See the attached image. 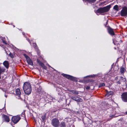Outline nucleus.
Wrapping results in <instances>:
<instances>
[{"instance_id": "obj_8", "label": "nucleus", "mask_w": 127, "mask_h": 127, "mask_svg": "<svg viewBox=\"0 0 127 127\" xmlns=\"http://www.w3.org/2000/svg\"><path fill=\"white\" fill-rule=\"evenodd\" d=\"M71 98L77 102H81L82 101L81 98L76 95L72 96L71 97Z\"/></svg>"}, {"instance_id": "obj_32", "label": "nucleus", "mask_w": 127, "mask_h": 127, "mask_svg": "<svg viewBox=\"0 0 127 127\" xmlns=\"http://www.w3.org/2000/svg\"><path fill=\"white\" fill-rule=\"evenodd\" d=\"M107 23H107V22H106V25H107Z\"/></svg>"}, {"instance_id": "obj_13", "label": "nucleus", "mask_w": 127, "mask_h": 127, "mask_svg": "<svg viewBox=\"0 0 127 127\" xmlns=\"http://www.w3.org/2000/svg\"><path fill=\"white\" fill-rule=\"evenodd\" d=\"M107 30L108 33L111 35H114L115 34L113 29L110 27H108L107 28Z\"/></svg>"}, {"instance_id": "obj_21", "label": "nucleus", "mask_w": 127, "mask_h": 127, "mask_svg": "<svg viewBox=\"0 0 127 127\" xmlns=\"http://www.w3.org/2000/svg\"><path fill=\"white\" fill-rule=\"evenodd\" d=\"M71 92L75 95H78V92L77 91L72 90Z\"/></svg>"}, {"instance_id": "obj_4", "label": "nucleus", "mask_w": 127, "mask_h": 127, "mask_svg": "<svg viewBox=\"0 0 127 127\" xmlns=\"http://www.w3.org/2000/svg\"><path fill=\"white\" fill-rule=\"evenodd\" d=\"M62 75L66 78L70 80H71L75 81L76 80V78L69 75L66 74L64 73L62 74Z\"/></svg>"}, {"instance_id": "obj_24", "label": "nucleus", "mask_w": 127, "mask_h": 127, "mask_svg": "<svg viewBox=\"0 0 127 127\" xmlns=\"http://www.w3.org/2000/svg\"><path fill=\"white\" fill-rule=\"evenodd\" d=\"M25 116V113L24 112H22L21 114V116L23 117H24Z\"/></svg>"}, {"instance_id": "obj_33", "label": "nucleus", "mask_w": 127, "mask_h": 127, "mask_svg": "<svg viewBox=\"0 0 127 127\" xmlns=\"http://www.w3.org/2000/svg\"><path fill=\"white\" fill-rule=\"evenodd\" d=\"M114 49H116V48H114Z\"/></svg>"}, {"instance_id": "obj_31", "label": "nucleus", "mask_w": 127, "mask_h": 127, "mask_svg": "<svg viewBox=\"0 0 127 127\" xmlns=\"http://www.w3.org/2000/svg\"><path fill=\"white\" fill-rule=\"evenodd\" d=\"M125 114H126V115H127V111H126L125 113Z\"/></svg>"}, {"instance_id": "obj_5", "label": "nucleus", "mask_w": 127, "mask_h": 127, "mask_svg": "<svg viewBox=\"0 0 127 127\" xmlns=\"http://www.w3.org/2000/svg\"><path fill=\"white\" fill-rule=\"evenodd\" d=\"M122 16H125L127 15V8L126 7H123L120 12Z\"/></svg>"}, {"instance_id": "obj_25", "label": "nucleus", "mask_w": 127, "mask_h": 127, "mask_svg": "<svg viewBox=\"0 0 127 127\" xmlns=\"http://www.w3.org/2000/svg\"><path fill=\"white\" fill-rule=\"evenodd\" d=\"M33 45L35 46L34 48H35V49H36L37 48V45L36 43H34L33 44Z\"/></svg>"}, {"instance_id": "obj_22", "label": "nucleus", "mask_w": 127, "mask_h": 127, "mask_svg": "<svg viewBox=\"0 0 127 127\" xmlns=\"http://www.w3.org/2000/svg\"><path fill=\"white\" fill-rule=\"evenodd\" d=\"M105 86V84L104 83H100L99 86V87L100 88L103 86Z\"/></svg>"}, {"instance_id": "obj_14", "label": "nucleus", "mask_w": 127, "mask_h": 127, "mask_svg": "<svg viewBox=\"0 0 127 127\" xmlns=\"http://www.w3.org/2000/svg\"><path fill=\"white\" fill-rule=\"evenodd\" d=\"M106 94H105V96H107V97L108 96L112 95L113 94V92L112 91H110L109 92H108V91H106Z\"/></svg>"}, {"instance_id": "obj_26", "label": "nucleus", "mask_w": 127, "mask_h": 127, "mask_svg": "<svg viewBox=\"0 0 127 127\" xmlns=\"http://www.w3.org/2000/svg\"><path fill=\"white\" fill-rule=\"evenodd\" d=\"M90 88V86H87L86 87V89L87 90H89Z\"/></svg>"}, {"instance_id": "obj_12", "label": "nucleus", "mask_w": 127, "mask_h": 127, "mask_svg": "<svg viewBox=\"0 0 127 127\" xmlns=\"http://www.w3.org/2000/svg\"><path fill=\"white\" fill-rule=\"evenodd\" d=\"M37 62L44 69H46L47 68L44 64L40 60L38 59H37Z\"/></svg>"}, {"instance_id": "obj_27", "label": "nucleus", "mask_w": 127, "mask_h": 127, "mask_svg": "<svg viewBox=\"0 0 127 127\" xmlns=\"http://www.w3.org/2000/svg\"><path fill=\"white\" fill-rule=\"evenodd\" d=\"M2 42L4 44H6V41L3 39L2 40Z\"/></svg>"}, {"instance_id": "obj_7", "label": "nucleus", "mask_w": 127, "mask_h": 127, "mask_svg": "<svg viewBox=\"0 0 127 127\" xmlns=\"http://www.w3.org/2000/svg\"><path fill=\"white\" fill-rule=\"evenodd\" d=\"M122 100L125 102H127V92H124L121 95Z\"/></svg>"}, {"instance_id": "obj_18", "label": "nucleus", "mask_w": 127, "mask_h": 127, "mask_svg": "<svg viewBox=\"0 0 127 127\" xmlns=\"http://www.w3.org/2000/svg\"><path fill=\"white\" fill-rule=\"evenodd\" d=\"M60 127H66L65 124L64 122H62L60 124Z\"/></svg>"}, {"instance_id": "obj_29", "label": "nucleus", "mask_w": 127, "mask_h": 127, "mask_svg": "<svg viewBox=\"0 0 127 127\" xmlns=\"http://www.w3.org/2000/svg\"><path fill=\"white\" fill-rule=\"evenodd\" d=\"M0 89H1V90L3 91H4L5 90H4V89L0 87Z\"/></svg>"}, {"instance_id": "obj_16", "label": "nucleus", "mask_w": 127, "mask_h": 127, "mask_svg": "<svg viewBox=\"0 0 127 127\" xmlns=\"http://www.w3.org/2000/svg\"><path fill=\"white\" fill-rule=\"evenodd\" d=\"M3 64L6 68H8L9 64L7 61H4L3 63Z\"/></svg>"}, {"instance_id": "obj_34", "label": "nucleus", "mask_w": 127, "mask_h": 127, "mask_svg": "<svg viewBox=\"0 0 127 127\" xmlns=\"http://www.w3.org/2000/svg\"><path fill=\"white\" fill-rule=\"evenodd\" d=\"M5 96L6 97H7V96Z\"/></svg>"}, {"instance_id": "obj_1", "label": "nucleus", "mask_w": 127, "mask_h": 127, "mask_svg": "<svg viewBox=\"0 0 127 127\" xmlns=\"http://www.w3.org/2000/svg\"><path fill=\"white\" fill-rule=\"evenodd\" d=\"M23 90L25 93L27 95L31 94L32 92V89L31 85L28 82H25L24 84Z\"/></svg>"}, {"instance_id": "obj_9", "label": "nucleus", "mask_w": 127, "mask_h": 127, "mask_svg": "<svg viewBox=\"0 0 127 127\" xmlns=\"http://www.w3.org/2000/svg\"><path fill=\"white\" fill-rule=\"evenodd\" d=\"M24 56L25 57L28 63L29 64L33 65V63L30 58L27 55L25 54H24Z\"/></svg>"}, {"instance_id": "obj_19", "label": "nucleus", "mask_w": 127, "mask_h": 127, "mask_svg": "<svg viewBox=\"0 0 127 127\" xmlns=\"http://www.w3.org/2000/svg\"><path fill=\"white\" fill-rule=\"evenodd\" d=\"M46 118V115L45 114H44L43 115H42L41 117L42 119V121L43 122H45V120Z\"/></svg>"}, {"instance_id": "obj_35", "label": "nucleus", "mask_w": 127, "mask_h": 127, "mask_svg": "<svg viewBox=\"0 0 127 127\" xmlns=\"http://www.w3.org/2000/svg\"><path fill=\"white\" fill-rule=\"evenodd\" d=\"M5 96L6 97H7V96Z\"/></svg>"}, {"instance_id": "obj_23", "label": "nucleus", "mask_w": 127, "mask_h": 127, "mask_svg": "<svg viewBox=\"0 0 127 127\" xmlns=\"http://www.w3.org/2000/svg\"><path fill=\"white\" fill-rule=\"evenodd\" d=\"M1 83L2 84H4V83L5 82V81L4 80H1Z\"/></svg>"}, {"instance_id": "obj_11", "label": "nucleus", "mask_w": 127, "mask_h": 127, "mask_svg": "<svg viewBox=\"0 0 127 127\" xmlns=\"http://www.w3.org/2000/svg\"><path fill=\"white\" fill-rule=\"evenodd\" d=\"M37 62L44 69H46L47 68L44 64L40 60L38 59H37Z\"/></svg>"}, {"instance_id": "obj_3", "label": "nucleus", "mask_w": 127, "mask_h": 127, "mask_svg": "<svg viewBox=\"0 0 127 127\" xmlns=\"http://www.w3.org/2000/svg\"><path fill=\"white\" fill-rule=\"evenodd\" d=\"M51 124L54 127H58L60 124V122L57 118H55L52 119Z\"/></svg>"}, {"instance_id": "obj_20", "label": "nucleus", "mask_w": 127, "mask_h": 127, "mask_svg": "<svg viewBox=\"0 0 127 127\" xmlns=\"http://www.w3.org/2000/svg\"><path fill=\"white\" fill-rule=\"evenodd\" d=\"M113 9L116 11H118L119 9L118 5H116L114 6L113 7Z\"/></svg>"}, {"instance_id": "obj_30", "label": "nucleus", "mask_w": 127, "mask_h": 127, "mask_svg": "<svg viewBox=\"0 0 127 127\" xmlns=\"http://www.w3.org/2000/svg\"><path fill=\"white\" fill-rule=\"evenodd\" d=\"M116 116H115L114 115L112 116H110V117H116Z\"/></svg>"}, {"instance_id": "obj_17", "label": "nucleus", "mask_w": 127, "mask_h": 127, "mask_svg": "<svg viewBox=\"0 0 127 127\" xmlns=\"http://www.w3.org/2000/svg\"><path fill=\"white\" fill-rule=\"evenodd\" d=\"M126 70L123 67H121L120 69V72L121 74L124 73L125 72Z\"/></svg>"}, {"instance_id": "obj_28", "label": "nucleus", "mask_w": 127, "mask_h": 127, "mask_svg": "<svg viewBox=\"0 0 127 127\" xmlns=\"http://www.w3.org/2000/svg\"><path fill=\"white\" fill-rule=\"evenodd\" d=\"M9 56L10 57H13V55L11 53H10L9 54Z\"/></svg>"}, {"instance_id": "obj_2", "label": "nucleus", "mask_w": 127, "mask_h": 127, "mask_svg": "<svg viewBox=\"0 0 127 127\" xmlns=\"http://www.w3.org/2000/svg\"><path fill=\"white\" fill-rule=\"evenodd\" d=\"M110 5H108L106 7H101L98 9L96 11V13H102L108 12L110 8Z\"/></svg>"}, {"instance_id": "obj_10", "label": "nucleus", "mask_w": 127, "mask_h": 127, "mask_svg": "<svg viewBox=\"0 0 127 127\" xmlns=\"http://www.w3.org/2000/svg\"><path fill=\"white\" fill-rule=\"evenodd\" d=\"M2 118L3 119V120L4 121L6 122H8L10 121V119L7 116L3 114L2 115Z\"/></svg>"}, {"instance_id": "obj_15", "label": "nucleus", "mask_w": 127, "mask_h": 127, "mask_svg": "<svg viewBox=\"0 0 127 127\" xmlns=\"http://www.w3.org/2000/svg\"><path fill=\"white\" fill-rule=\"evenodd\" d=\"M16 95L19 97L20 96L21 94L20 90V89H17L16 90Z\"/></svg>"}, {"instance_id": "obj_6", "label": "nucleus", "mask_w": 127, "mask_h": 127, "mask_svg": "<svg viewBox=\"0 0 127 127\" xmlns=\"http://www.w3.org/2000/svg\"><path fill=\"white\" fill-rule=\"evenodd\" d=\"M21 119L20 117L18 115L12 117V120L13 122L16 124Z\"/></svg>"}]
</instances>
